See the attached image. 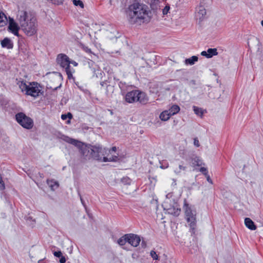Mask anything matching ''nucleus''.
<instances>
[{"label": "nucleus", "mask_w": 263, "mask_h": 263, "mask_svg": "<svg viewBox=\"0 0 263 263\" xmlns=\"http://www.w3.org/2000/svg\"><path fill=\"white\" fill-rule=\"evenodd\" d=\"M16 19L24 33L31 36L36 33L38 24L34 14L30 11H19Z\"/></svg>", "instance_id": "f257e3e1"}, {"label": "nucleus", "mask_w": 263, "mask_h": 263, "mask_svg": "<svg viewBox=\"0 0 263 263\" xmlns=\"http://www.w3.org/2000/svg\"><path fill=\"white\" fill-rule=\"evenodd\" d=\"M127 17L130 24L141 25L149 20L148 7L145 5L135 3L127 11Z\"/></svg>", "instance_id": "f03ea898"}, {"label": "nucleus", "mask_w": 263, "mask_h": 263, "mask_svg": "<svg viewBox=\"0 0 263 263\" xmlns=\"http://www.w3.org/2000/svg\"><path fill=\"white\" fill-rule=\"evenodd\" d=\"M63 140L69 144L76 146L79 149L81 158L83 161H86L92 159L91 144H86L82 142L69 137L64 136Z\"/></svg>", "instance_id": "7ed1b4c3"}, {"label": "nucleus", "mask_w": 263, "mask_h": 263, "mask_svg": "<svg viewBox=\"0 0 263 263\" xmlns=\"http://www.w3.org/2000/svg\"><path fill=\"white\" fill-rule=\"evenodd\" d=\"M91 149L92 154V159L100 162H116L119 160L118 157L116 155H108L106 157H102L100 154L102 153V146L99 144H91Z\"/></svg>", "instance_id": "20e7f679"}, {"label": "nucleus", "mask_w": 263, "mask_h": 263, "mask_svg": "<svg viewBox=\"0 0 263 263\" xmlns=\"http://www.w3.org/2000/svg\"><path fill=\"white\" fill-rule=\"evenodd\" d=\"M125 100L129 103L139 102L142 104L147 103L148 99L145 93L138 90H134L128 92L125 96Z\"/></svg>", "instance_id": "39448f33"}, {"label": "nucleus", "mask_w": 263, "mask_h": 263, "mask_svg": "<svg viewBox=\"0 0 263 263\" xmlns=\"http://www.w3.org/2000/svg\"><path fill=\"white\" fill-rule=\"evenodd\" d=\"M172 197V194L168 193L166 195V199L162 204L164 210L169 214L178 216L180 213V209L179 208L177 203L175 202L173 200L172 204L170 198Z\"/></svg>", "instance_id": "423d86ee"}, {"label": "nucleus", "mask_w": 263, "mask_h": 263, "mask_svg": "<svg viewBox=\"0 0 263 263\" xmlns=\"http://www.w3.org/2000/svg\"><path fill=\"white\" fill-rule=\"evenodd\" d=\"M57 62L61 67L65 69L68 79H72L74 80L72 74L74 70L69 65V58L66 54H59L57 57Z\"/></svg>", "instance_id": "0eeeda50"}, {"label": "nucleus", "mask_w": 263, "mask_h": 263, "mask_svg": "<svg viewBox=\"0 0 263 263\" xmlns=\"http://www.w3.org/2000/svg\"><path fill=\"white\" fill-rule=\"evenodd\" d=\"M184 210L186 220L190 227V232L192 234H195L196 225V212L193 211L186 202L184 204Z\"/></svg>", "instance_id": "6e6552de"}, {"label": "nucleus", "mask_w": 263, "mask_h": 263, "mask_svg": "<svg viewBox=\"0 0 263 263\" xmlns=\"http://www.w3.org/2000/svg\"><path fill=\"white\" fill-rule=\"evenodd\" d=\"M15 118L17 122L24 128L29 129L33 127V120L23 112L17 114Z\"/></svg>", "instance_id": "1a4fd4ad"}, {"label": "nucleus", "mask_w": 263, "mask_h": 263, "mask_svg": "<svg viewBox=\"0 0 263 263\" xmlns=\"http://www.w3.org/2000/svg\"><path fill=\"white\" fill-rule=\"evenodd\" d=\"M41 87L37 83H30L29 85V88L26 92L27 95H30L33 97H38L41 93Z\"/></svg>", "instance_id": "9d476101"}, {"label": "nucleus", "mask_w": 263, "mask_h": 263, "mask_svg": "<svg viewBox=\"0 0 263 263\" xmlns=\"http://www.w3.org/2000/svg\"><path fill=\"white\" fill-rule=\"evenodd\" d=\"M8 30L15 36H19L18 31L21 28L20 24H18L15 21L10 17H9V21L8 22Z\"/></svg>", "instance_id": "9b49d317"}, {"label": "nucleus", "mask_w": 263, "mask_h": 263, "mask_svg": "<svg viewBox=\"0 0 263 263\" xmlns=\"http://www.w3.org/2000/svg\"><path fill=\"white\" fill-rule=\"evenodd\" d=\"M128 238L127 242L131 246L136 247H137L141 241L140 238L139 236L134 234H126Z\"/></svg>", "instance_id": "f8f14e48"}, {"label": "nucleus", "mask_w": 263, "mask_h": 263, "mask_svg": "<svg viewBox=\"0 0 263 263\" xmlns=\"http://www.w3.org/2000/svg\"><path fill=\"white\" fill-rule=\"evenodd\" d=\"M206 14V10L203 6L200 5L196 9V17L197 19L202 21Z\"/></svg>", "instance_id": "ddd939ff"}, {"label": "nucleus", "mask_w": 263, "mask_h": 263, "mask_svg": "<svg viewBox=\"0 0 263 263\" xmlns=\"http://www.w3.org/2000/svg\"><path fill=\"white\" fill-rule=\"evenodd\" d=\"M186 169V166L184 164L183 162H181L178 166L174 167V172L176 175H181L182 173H185Z\"/></svg>", "instance_id": "4468645a"}, {"label": "nucleus", "mask_w": 263, "mask_h": 263, "mask_svg": "<svg viewBox=\"0 0 263 263\" xmlns=\"http://www.w3.org/2000/svg\"><path fill=\"white\" fill-rule=\"evenodd\" d=\"M1 46L3 48L8 49H11L13 47V43L12 41L8 37H5L1 41Z\"/></svg>", "instance_id": "2eb2a0df"}, {"label": "nucleus", "mask_w": 263, "mask_h": 263, "mask_svg": "<svg viewBox=\"0 0 263 263\" xmlns=\"http://www.w3.org/2000/svg\"><path fill=\"white\" fill-rule=\"evenodd\" d=\"M245 224L246 226L251 230H255L256 229V227L254 222L250 218H245Z\"/></svg>", "instance_id": "dca6fc26"}, {"label": "nucleus", "mask_w": 263, "mask_h": 263, "mask_svg": "<svg viewBox=\"0 0 263 263\" xmlns=\"http://www.w3.org/2000/svg\"><path fill=\"white\" fill-rule=\"evenodd\" d=\"M9 18H8L5 14L0 12V27H4L8 24Z\"/></svg>", "instance_id": "f3484780"}, {"label": "nucleus", "mask_w": 263, "mask_h": 263, "mask_svg": "<svg viewBox=\"0 0 263 263\" xmlns=\"http://www.w3.org/2000/svg\"><path fill=\"white\" fill-rule=\"evenodd\" d=\"M171 116H172L170 113H169L168 111L166 110L162 111L160 114L159 118L162 121H165L168 120Z\"/></svg>", "instance_id": "a211bd4d"}, {"label": "nucleus", "mask_w": 263, "mask_h": 263, "mask_svg": "<svg viewBox=\"0 0 263 263\" xmlns=\"http://www.w3.org/2000/svg\"><path fill=\"white\" fill-rule=\"evenodd\" d=\"M47 183L51 190L54 191L59 187V183L58 181L53 180H47Z\"/></svg>", "instance_id": "6ab92c4d"}, {"label": "nucleus", "mask_w": 263, "mask_h": 263, "mask_svg": "<svg viewBox=\"0 0 263 263\" xmlns=\"http://www.w3.org/2000/svg\"><path fill=\"white\" fill-rule=\"evenodd\" d=\"M171 116H173L178 113L180 110V107L177 105H173L168 110Z\"/></svg>", "instance_id": "aec40b11"}, {"label": "nucleus", "mask_w": 263, "mask_h": 263, "mask_svg": "<svg viewBox=\"0 0 263 263\" xmlns=\"http://www.w3.org/2000/svg\"><path fill=\"white\" fill-rule=\"evenodd\" d=\"M198 58L197 56L193 55L189 59H186L185 60V63L186 65H192L198 61Z\"/></svg>", "instance_id": "412c9836"}, {"label": "nucleus", "mask_w": 263, "mask_h": 263, "mask_svg": "<svg viewBox=\"0 0 263 263\" xmlns=\"http://www.w3.org/2000/svg\"><path fill=\"white\" fill-rule=\"evenodd\" d=\"M17 85H18L22 92L25 91L27 92V91L29 88V85H27L25 82L24 81H18Z\"/></svg>", "instance_id": "4be33fe9"}, {"label": "nucleus", "mask_w": 263, "mask_h": 263, "mask_svg": "<svg viewBox=\"0 0 263 263\" xmlns=\"http://www.w3.org/2000/svg\"><path fill=\"white\" fill-rule=\"evenodd\" d=\"M191 163L193 166H200L202 164V161L198 157L192 158Z\"/></svg>", "instance_id": "5701e85b"}, {"label": "nucleus", "mask_w": 263, "mask_h": 263, "mask_svg": "<svg viewBox=\"0 0 263 263\" xmlns=\"http://www.w3.org/2000/svg\"><path fill=\"white\" fill-rule=\"evenodd\" d=\"M193 110L194 113L200 117H202L203 114H204V110L200 107L194 106L193 107Z\"/></svg>", "instance_id": "b1692460"}, {"label": "nucleus", "mask_w": 263, "mask_h": 263, "mask_svg": "<svg viewBox=\"0 0 263 263\" xmlns=\"http://www.w3.org/2000/svg\"><path fill=\"white\" fill-rule=\"evenodd\" d=\"M128 241V238L127 236H126V234L124 236L120 237L117 241L118 243L120 246H123L124 245L126 242Z\"/></svg>", "instance_id": "393cba45"}, {"label": "nucleus", "mask_w": 263, "mask_h": 263, "mask_svg": "<svg viewBox=\"0 0 263 263\" xmlns=\"http://www.w3.org/2000/svg\"><path fill=\"white\" fill-rule=\"evenodd\" d=\"M208 58H211L213 55H216L218 54L217 49L216 48H209L208 49Z\"/></svg>", "instance_id": "a878e982"}, {"label": "nucleus", "mask_w": 263, "mask_h": 263, "mask_svg": "<svg viewBox=\"0 0 263 263\" xmlns=\"http://www.w3.org/2000/svg\"><path fill=\"white\" fill-rule=\"evenodd\" d=\"M121 181L124 184H130L131 183V180L128 177H123Z\"/></svg>", "instance_id": "bb28decb"}, {"label": "nucleus", "mask_w": 263, "mask_h": 263, "mask_svg": "<svg viewBox=\"0 0 263 263\" xmlns=\"http://www.w3.org/2000/svg\"><path fill=\"white\" fill-rule=\"evenodd\" d=\"M73 3L76 6H80L82 8H84V4L80 0H73Z\"/></svg>", "instance_id": "cd10ccee"}, {"label": "nucleus", "mask_w": 263, "mask_h": 263, "mask_svg": "<svg viewBox=\"0 0 263 263\" xmlns=\"http://www.w3.org/2000/svg\"><path fill=\"white\" fill-rule=\"evenodd\" d=\"M170 9V6L168 4H167L165 7L162 9V13L163 15H166Z\"/></svg>", "instance_id": "c85d7f7f"}, {"label": "nucleus", "mask_w": 263, "mask_h": 263, "mask_svg": "<svg viewBox=\"0 0 263 263\" xmlns=\"http://www.w3.org/2000/svg\"><path fill=\"white\" fill-rule=\"evenodd\" d=\"M67 118L71 119L72 118V115L71 113L68 112L67 114L62 115L61 118L62 120H66Z\"/></svg>", "instance_id": "c756f323"}, {"label": "nucleus", "mask_w": 263, "mask_h": 263, "mask_svg": "<svg viewBox=\"0 0 263 263\" xmlns=\"http://www.w3.org/2000/svg\"><path fill=\"white\" fill-rule=\"evenodd\" d=\"M5 189L4 182L2 179L1 175L0 174V191H3Z\"/></svg>", "instance_id": "7c9ffc66"}, {"label": "nucleus", "mask_w": 263, "mask_h": 263, "mask_svg": "<svg viewBox=\"0 0 263 263\" xmlns=\"http://www.w3.org/2000/svg\"><path fill=\"white\" fill-rule=\"evenodd\" d=\"M151 256L154 260H158V256L156 253V252L154 251H151L150 253Z\"/></svg>", "instance_id": "2f4dec72"}, {"label": "nucleus", "mask_w": 263, "mask_h": 263, "mask_svg": "<svg viewBox=\"0 0 263 263\" xmlns=\"http://www.w3.org/2000/svg\"><path fill=\"white\" fill-rule=\"evenodd\" d=\"M54 5H60L63 4V0H50Z\"/></svg>", "instance_id": "473e14b6"}, {"label": "nucleus", "mask_w": 263, "mask_h": 263, "mask_svg": "<svg viewBox=\"0 0 263 263\" xmlns=\"http://www.w3.org/2000/svg\"><path fill=\"white\" fill-rule=\"evenodd\" d=\"M76 86L82 91H85V90H87L86 89H85L84 88V86L82 85H80L79 83L78 82H74Z\"/></svg>", "instance_id": "72a5a7b5"}, {"label": "nucleus", "mask_w": 263, "mask_h": 263, "mask_svg": "<svg viewBox=\"0 0 263 263\" xmlns=\"http://www.w3.org/2000/svg\"><path fill=\"white\" fill-rule=\"evenodd\" d=\"M200 171L202 172L205 176H208V172L207 169L205 167H201Z\"/></svg>", "instance_id": "f704fd0d"}, {"label": "nucleus", "mask_w": 263, "mask_h": 263, "mask_svg": "<svg viewBox=\"0 0 263 263\" xmlns=\"http://www.w3.org/2000/svg\"><path fill=\"white\" fill-rule=\"evenodd\" d=\"M53 254L55 257H61L62 256V253L61 251H55L53 253Z\"/></svg>", "instance_id": "c9c22d12"}, {"label": "nucleus", "mask_w": 263, "mask_h": 263, "mask_svg": "<svg viewBox=\"0 0 263 263\" xmlns=\"http://www.w3.org/2000/svg\"><path fill=\"white\" fill-rule=\"evenodd\" d=\"M194 145L195 146H196L197 147H199L200 146L199 142L198 140L197 139V138H195L194 139Z\"/></svg>", "instance_id": "e433bc0d"}, {"label": "nucleus", "mask_w": 263, "mask_h": 263, "mask_svg": "<svg viewBox=\"0 0 263 263\" xmlns=\"http://www.w3.org/2000/svg\"><path fill=\"white\" fill-rule=\"evenodd\" d=\"M201 55L204 57H205L208 58V50L206 51H203L201 52Z\"/></svg>", "instance_id": "4c0bfd02"}, {"label": "nucleus", "mask_w": 263, "mask_h": 263, "mask_svg": "<svg viewBox=\"0 0 263 263\" xmlns=\"http://www.w3.org/2000/svg\"><path fill=\"white\" fill-rule=\"evenodd\" d=\"M60 263H65L66 262V258L64 256H62L60 259Z\"/></svg>", "instance_id": "58836bf2"}, {"label": "nucleus", "mask_w": 263, "mask_h": 263, "mask_svg": "<svg viewBox=\"0 0 263 263\" xmlns=\"http://www.w3.org/2000/svg\"><path fill=\"white\" fill-rule=\"evenodd\" d=\"M117 150V148H116V147L115 146H114L111 148V149H110L109 151V152L110 154H112V152H116Z\"/></svg>", "instance_id": "ea45409f"}, {"label": "nucleus", "mask_w": 263, "mask_h": 263, "mask_svg": "<svg viewBox=\"0 0 263 263\" xmlns=\"http://www.w3.org/2000/svg\"><path fill=\"white\" fill-rule=\"evenodd\" d=\"M205 177H206L207 181L211 184H213V181L212 179L210 178V176L208 174V176H205Z\"/></svg>", "instance_id": "a19ab883"}, {"label": "nucleus", "mask_w": 263, "mask_h": 263, "mask_svg": "<svg viewBox=\"0 0 263 263\" xmlns=\"http://www.w3.org/2000/svg\"><path fill=\"white\" fill-rule=\"evenodd\" d=\"M69 63H70V64H72L74 66H77L78 65V63L74 61H70L69 60Z\"/></svg>", "instance_id": "79ce46f5"}, {"label": "nucleus", "mask_w": 263, "mask_h": 263, "mask_svg": "<svg viewBox=\"0 0 263 263\" xmlns=\"http://www.w3.org/2000/svg\"><path fill=\"white\" fill-rule=\"evenodd\" d=\"M86 51L87 52H91V50L88 48H86Z\"/></svg>", "instance_id": "37998d69"}, {"label": "nucleus", "mask_w": 263, "mask_h": 263, "mask_svg": "<svg viewBox=\"0 0 263 263\" xmlns=\"http://www.w3.org/2000/svg\"><path fill=\"white\" fill-rule=\"evenodd\" d=\"M80 199H81V201L82 203L83 204V205H84V201H83L82 198L81 196H80Z\"/></svg>", "instance_id": "c03bdc74"}, {"label": "nucleus", "mask_w": 263, "mask_h": 263, "mask_svg": "<svg viewBox=\"0 0 263 263\" xmlns=\"http://www.w3.org/2000/svg\"><path fill=\"white\" fill-rule=\"evenodd\" d=\"M253 40H254V41H255L256 42H257L258 43H259V41L258 40V39L256 37H253Z\"/></svg>", "instance_id": "a18cd8bd"}, {"label": "nucleus", "mask_w": 263, "mask_h": 263, "mask_svg": "<svg viewBox=\"0 0 263 263\" xmlns=\"http://www.w3.org/2000/svg\"><path fill=\"white\" fill-rule=\"evenodd\" d=\"M104 82H101V85L102 86H104Z\"/></svg>", "instance_id": "49530a36"}, {"label": "nucleus", "mask_w": 263, "mask_h": 263, "mask_svg": "<svg viewBox=\"0 0 263 263\" xmlns=\"http://www.w3.org/2000/svg\"><path fill=\"white\" fill-rule=\"evenodd\" d=\"M261 25H262V27H263V20L261 22Z\"/></svg>", "instance_id": "de8ad7c7"}]
</instances>
